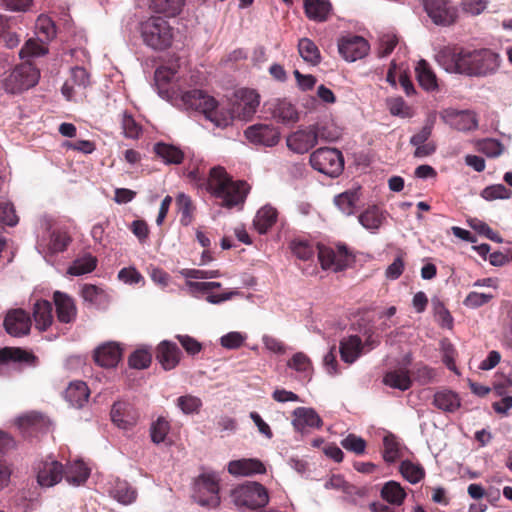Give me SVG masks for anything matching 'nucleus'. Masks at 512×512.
Masks as SVG:
<instances>
[{"instance_id":"60","label":"nucleus","mask_w":512,"mask_h":512,"mask_svg":"<svg viewBox=\"0 0 512 512\" xmlns=\"http://www.w3.org/2000/svg\"><path fill=\"white\" fill-rule=\"evenodd\" d=\"M492 298H493L492 294L478 293V292L472 291L466 296L463 303L466 307L474 309V308H479V307L487 304Z\"/></svg>"},{"instance_id":"50","label":"nucleus","mask_w":512,"mask_h":512,"mask_svg":"<svg viewBox=\"0 0 512 512\" xmlns=\"http://www.w3.org/2000/svg\"><path fill=\"white\" fill-rule=\"evenodd\" d=\"M113 495L114 498L123 504H130L136 499V491L125 481L116 483Z\"/></svg>"},{"instance_id":"47","label":"nucleus","mask_w":512,"mask_h":512,"mask_svg":"<svg viewBox=\"0 0 512 512\" xmlns=\"http://www.w3.org/2000/svg\"><path fill=\"white\" fill-rule=\"evenodd\" d=\"M292 253L300 260L307 261L314 257L317 248L306 240L295 239L290 243Z\"/></svg>"},{"instance_id":"7","label":"nucleus","mask_w":512,"mask_h":512,"mask_svg":"<svg viewBox=\"0 0 512 512\" xmlns=\"http://www.w3.org/2000/svg\"><path fill=\"white\" fill-rule=\"evenodd\" d=\"M318 260L322 269L339 272L345 270L353 260L345 245L329 246L317 244Z\"/></svg>"},{"instance_id":"36","label":"nucleus","mask_w":512,"mask_h":512,"mask_svg":"<svg viewBox=\"0 0 512 512\" xmlns=\"http://www.w3.org/2000/svg\"><path fill=\"white\" fill-rule=\"evenodd\" d=\"M176 207L180 214V223L183 226H189L194 221L196 207L191 197L183 192L176 196Z\"/></svg>"},{"instance_id":"33","label":"nucleus","mask_w":512,"mask_h":512,"mask_svg":"<svg viewBox=\"0 0 512 512\" xmlns=\"http://www.w3.org/2000/svg\"><path fill=\"white\" fill-rule=\"evenodd\" d=\"M18 426L25 432H38L46 430L49 425L48 419L41 413L29 412L17 420Z\"/></svg>"},{"instance_id":"63","label":"nucleus","mask_w":512,"mask_h":512,"mask_svg":"<svg viewBox=\"0 0 512 512\" xmlns=\"http://www.w3.org/2000/svg\"><path fill=\"white\" fill-rule=\"evenodd\" d=\"M398 44V38L394 34H385L380 39V46L378 55L380 57H386L392 53Z\"/></svg>"},{"instance_id":"27","label":"nucleus","mask_w":512,"mask_h":512,"mask_svg":"<svg viewBox=\"0 0 512 512\" xmlns=\"http://www.w3.org/2000/svg\"><path fill=\"white\" fill-rule=\"evenodd\" d=\"M35 327L39 331H46L53 323L52 303L47 300H37L33 306Z\"/></svg>"},{"instance_id":"40","label":"nucleus","mask_w":512,"mask_h":512,"mask_svg":"<svg viewBox=\"0 0 512 512\" xmlns=\"http://www.w3.org/2000/svg\"><path fill=\"white\" fill-rule=\"evenodd\" d=\"M358 220L364 228L374 232L381 227L385 216L377 206H371L358 216Z\"/></svg>"},{"instance_id":"61","label":"nucleus","mask_w":512,"mask_h":512,"mask_svg":"<svg viewBox=\"0 0 512 512\" xmlns=\"http://www.w3.org/2000/svg\"><path fill=\"white\" fill-rule=\"evenodd\" d=\"M0 223L8 226H15L18 223V216L11 203H0Z\"/></svg>"},{"instance_id":"30","label":"nucleus","mask_w":512,"mask_h":512,"mask_svg":"<svg viewBox=\"0 0 512 512\" xmlns=\"http://www.w3.org/2000/svg\"><path fill=\"white\" fill-rule=\"evenodd\" d=\"M415 73L419 85L425 91L434 92L438 90L437 77L426 60L421 59L417 63Z\"/></svg>"},{"instance_id":"46","label":"nucleus","mask_w":512,"mask_h":512,"mask_svg":"<svg viewBox=\"0 0 512 512\" xmlns=\"http://www.w3.org/2000/svg\"><path fill=\"white\" fill-rule=\"evenodd\" d=\"M287 366L299 373H303L305 378H311L312 362L310 358L303 352L295 353L287 362Z\"/></svg>"},{"instance_id":"4","label":"nucleus","mask_w":512,"mask_h":512,"mask_svg":"<svg viewBox=\"0 0 512 512\" xmlns=\"http://www.w3.org/2000/svg\"><path fill=\"white\" fill-rule=\"evenodd\" d=\"M233 502L240 508L252 511L265 507L269 502L267 489L258 482H246L232 491Z\"/></svg>"},{"instance_id":"64","label":"nucleus","mask_w":512,"mask_h":512,"mask_svg":"<svg viewBox=\"0 0 512 512\" xmlns=\"http://www.w3.org/2000/svg\"><path fill=\"white\" fill-rule=\"evenodd\" d=\"M245 338L240 332H229L221 337L220 343L224 348L237 349L243 345Z\"/></svg>"},{"instance_id":"10","label":"nucleus","mask_w":512,"mask_h":512,"mask_svg":"<svg viewBox=\"0 0 512 512\" xmlns=\"http://www.w3.org/2000/svg\"><path fill=\"white\" fill-rule=\"evenodd\" d=\"M319 130L317 126L310 125L291 133L287 139V147L298 154H304L318 143Z\"/></svg>"},{"instance_id":"41","label":"nucleus","mask_w":512,"mask_h":512,"mask_svg":"<svg viewBox=\"0 0 512 512\" xmlns=\"http://www.w3.org/2000/svg\"><path fill=\"white\" fill-rule=\"evenodd\" d=\"M359 201L358 190H347L334 199L335 205L345 214L352 215L355 212L356 205Z\"/></svg>"},{"instance_id":"5","label":"nucleus","mask_w":512,"mask_h":512,"mask_svg":"<svg viewBox=\"0 0 512 512\" xmlns=\"http://www.w3.org/2000/svg\"><path fill=\"white\" fill-rule=\"evenodd\" d=\"M39 70L29 61L16 66L3 80V88L7 93L19 94L34 87L39 80Z\"/></svg>"},{"instance_id":"54","label":"nucleus","mask_w":512,"mask_h":512,"mask_svg":"<svg viewBox=\"0 0 512 512\" xmlns=\"http://www.w3.org/2000/svg\"><path fill=\"white\" fill-rule=\"evenodd\" d=\"M122 129L125 137L131 139H137L141 132V126L134 120L133 116L128 112H124L122 115Z\"/></svg>"},{"instance_id":"56","label":"nucleus","mask_w":512,"mask_h":512,"mask_svg":"<svg viewBox=\"0 0 512 512\" xmlns=\"http://www.w3.org/2000/svg\"><path fill=\"white\" fill-rule=\"evenodd\" d=\"M413 377L420 385H427L434 381L436 371L425 364L419 363L415 365Z\"/></svg>"},{"instance_id":"28","label":"nucleus","mask_w":512,"mask_h":512,"mask_svg":"<svg viewBox=\"0 0 512 512\" xmlns=\"http://www.w3.org/2000/svg\"><path fill=\"white\" fill-rule=\"evenodd\" d=\"M228 471L232 475H252L263 474L266 468L260 460L250 458L229 462Z\"/></svg>"},{"instance_id":"17","label":"nucleus","mask_w":512,"mask_h":512,"mask_svg":"<svg viewBox=\"0 0 512 512\" xmlns=\"http://www.w3.org/2000/svg\"><path fill=\"white\" fill-rule=\"evenodd\" d=\"M292 425L295 431L302 434L311 428H320L323 425L321 417L312 408L297 407L293 411Z\"/></svg>"},{"instance_id":"55","label":"nucleus","mask_w":512,"mask_h":512,"mask_svg":"<svg viewBox=\"0 0 512 512\" xmlns=\"http://www.w3.org/2000/svg\"><path fill=\"white\" fill-rule=\"evenodd\" d=\"M433 310L437 321L442 327L451 328L453 325V317L444 303L439 299H433Z\"/></svg>"},{"instance_id":"1","label":"nucleus","mask_w":512,"mask_h":512,"mask_svg":"<svg viewBox=\"0 0 512 512\" xmlns=\"http://www.w3.org/2000/svg\"><path fill=\"white\" fill-rule=\"evenodd\" d=\"M187 177L196 185L205 186L212 196L221 200L220 205L226 208L243 204L250 189L245 181H233L221 166L211 168L208 177L204 170L196 167L188 171Z\"/></svg>"},{"instance_id":"38","label":"nucleus","mask_w":512,"mask_h":512,"mask_svg":"<svg viewBox=\"0 0 512 512\" xmlns=\"http://www.w3.org/2000/svg\"><path fill=\"white\" fill-rule=\"evenodd\" d=\"M383 382L392 388L406 391L412 386V380L409 371L406 369H397L387 372Z\"/></svg>"},{"instance_id":"45","label":"nucleus","mask_w":512,"mask_h":512,"mask_svg":"<svg viewBox=\"0 0 512 512\" xmlns=\"http://www.w3.org/2000/svg\"><path fill=\"white\" fill-rule=\"evenodd\" d=\"M97 266L96 257L91 254L84 255L76 259L68 268V273L74 276H80L92 272Z\"/></svg>"},{"instance_id":"43","label":"nucleus","mask_w":512,"mask_h":512,"mask_svg":"<svg viewBox=\"0 0 512 512\" xmlns=\"http://www.w3.org/2000/svg\"><path fill=\"white\" fill-rule=\"evenodd\" d=\"M298 52L304 61L312 65H317L321 61V54L317 45L309 38L299 40Z\"/></svg>"},{"instance_id":"21","label":"nucleus","mask_w":512,"mask_h":512,"mask_svg":"<svg viewBox=\"0 0 512 512\" xmlns=\"http://www.w3.org/2000/svg\"><path fill=\"white\" fill-rule=\"evenodd\" d=\"M64 478V466L56 461H45L39 465L37 481L43 487H52Z\"/></svg>"},{"instance_id":"2","label":"nucleus","mask_w":512,"mask_h":512,"mask_svg":"<svg viewBox=\"0 0 512 512\" xmlns=\"http://www.w3.org/2000/svg\"><path fill=\"white\" fill-rule=\"evenodd\" d=\"M458 73L468 76H486L494 73L499 65V55L490 49L461 50L454 56Z\"/></svg>"},{"instance_id":"22","label":"nucleus","mask_w":512,"mask_h":512,"mask_svg":"<svg viewBox=\"0 0 512 512\" xmlns=\"http://www.w3.org/2000/svg\"><path fill=\"white\" fill-rule=\"evenodd\" d=\"M53 302L59 322L68 324L75 321L77 308L71 296L61 291H55L53 293Z\"/></svg>"},{"instance_id":"26","label":"nucleus","mask_w":512,"mask_h":512,"mask_svg":"<svg viewBox=\"0 0 512 512\" xmlns=\"http://www.w3.org/2000/svg\"><path fill=\"white\" fill-rule=\"evenodd\" d=\"M153 152L167 165H179L184 160V152L173 144L157 142L153 146Z\"/></svg>"},{"instance_id":"58","label":"nucleus","mask_w":512,"mask_h":512,"mask_svg":"<svg viewBox=\"0 0 512 512\" xmlns=\"http://www.w3.org/2000/svg\"><path fill=\"white\" fill-rule=\"evenodd\" d=\"M71 242V237L66 231L55 230L51 233L50 248L53 252H63Z\"/></svg>"},{"instance_id":"29","label":"nucleus","mask_w":512,"mask_h":512,"mask_svg":"<svg viewBox=\"0 0 512 512\" xmlns=\"http://www.w3.org/2000/svg\"><path fill=\"white\" fill-rule=\"evenodd\" d=\"M362 349V340L358 335H351L340 341V357L345 363H353L361 355Z\"/></svg>"},{"instance_id":"6","label":"nucleus","mask_w":512,"mask_h":512,"mask_svg":"<svg viewBox=\"0 0 512 512\" xmlns=\"http://www.w3.org/2000/svg\"><path fill=\"white\" fill-rule=\"evenodd\" d=\"M311 166L330 177L339 176L344 169L342 153L335 148H319L310 155Z\"/></svg>"},{"instance_id":"14","label":"nucleus","mask_w":512,"mask_h":512,"mask_svg":"<svg viewBox=\"0 0 512 512\" xmlns=\"http://www.w3.org/2000/svg\"><path fill=\"white\" fill-rule=\"evenodd\" d=\"M369 49V43L361 36L344 37L338 42L339 53L345 60L350 62L365 57Z\"/></svg>"},{"instance_id":"57","label":"nucleus","mask_w":512,"mask_h":512,"mask_svg":"<svg viewBox=\"0 0 512 512\" xmlns=\"http://www.w3.org/2000/svg\"><path fill=\"white\" fill-rule=\"evenodd\" d=\"M177 406L185 414L198 413L202 406V401L200 398H198L196 396L184 395V396H180L177 399Z\"/></svg>"},{"instance_id":"34","label":"nucleus","mask_w":512,"mask_h":512,"mask_svg":"<svg viewBox=\"0 0 512 512\" xmlns=\"http://www.w3.org/2000/svg\"><path fill=\"white\" fill-rule=\"evenodd\" d=\"M380 496L390 505L401 506L404 503L407 494L400 483L391 480L382 486Z\"/></svg>"},{"instance_id":"20","label":"nucleus","mask_w":512,"mask_h":512,"mask_svg":"<svg viewBox=\"0 0 512 512\" xmlns=\"http://www.w3.org/2000/svg\"><path fill=\"white\" fill-rule=\"evenodd\" d=\"M22 364L28 367H35L38 358L32 352L20 347H4L0 349V366L7 364Z\"/></svg>"},{"instance_id":"11","label":"nucleus","mask_w":512,"mask_h":512,"mask_svg":"<svg viewBox=\"0 0 512 512\" xmlns=\"http://www.w3.org/2000/svg\"><path fill=\"white\" fill-rule=\"evenodd\" d=\"M182 101L187 108L200 111L210 120H214L217 102L204 91L198 89L186 91L182 95Z\"/></svg>"},{"instance_id":"49","label":"nucleus","mask_w":512,"mask_h":512,"mask_svg":"<svg viewBox=\"0 0 512 512\" xmlns=\"http://www.w3.org/2000/svg\"><path fill=\"white\" fill-rule=\"evenodd\" d=\"M480 195L487 201H493L497 199H509L512 195V191L503 184H494L485 187Z\"/></svg>"},{"instance_id":"31","label":"nucleus","mask_w":512,"mask_h":512,"mask_svg":"<svg viewBox=\"0 0 512 512\" xmlns=\"http://www.w3.org/2000/svg\"><path fill=\"white\" fill-rule=\"evenodd\" d=\"M90 475V471L85 463L81 460L69 462L64 468V478L69 484L79 486L86 482Z\"/></svg>"},{"instance_id":"62","label":"nucleus","mask_w":512,"mask_h":512,"mask_svg":"<svg viewBox=\"0 0 512 512\" xmlns=\"http://www.w3.org/2000/svg\"><path fill=\"white\" fill-rule=\"evenodd\" d=\"M70 81L74 86L86 88L90 84V75L84 67H74L71 69Z\"/></svg>"},{"instance_id":"13","label":"nucleus","mask_w":512,"mask_h":512,"mask_svg":"<svg viewBox=\"0 0 512 512\" xmlns=\"http://www.w3.org/2000/svg\"><path fill=\"white\" fill-rule=\"evenodd\" d=\"M245 137L253 144L273 147L280 140V132L273 125L255 124L249 126L245 132Z\"/></svg>"},{"instance_id":"44","label":"nucleus","mask_w":512,"mask_h":512,"mask_svg":"<svg viewBox=\"0 0 512 512\" xmlns=\"http://www.w3.org/2000/svg\"><path fill=\"white\" fill-rule=\"evenodd\" d=\"M399 471L401 475L411 484H416L425 477L424 468L420 464H415L410 460L402 461Z\"/></svg>"},{"instance_id":"12","label":"nucleus","mask_w":512,"mask_h":512,"mask_svg":"<svg viewBox=\"0 0 512 512\" xmlns=\"http://www.w3.org/2000/svg\"><path fill=\"white\" fill-rule=\"evenodd\" d=\"M32 321L28 312L22 308L10 309L4 318V329L13 337H21L30 333Z\"/></svg>"},{"instance_id":"9","label":"nucleus","mask_w":512,"mask_h":512,"mask_svg":"<svg viewBox=\"0 0 512 512\" xmlns=\"http://www.w3.org/2000/svg\"><path fill=\"white\" fill-rule=\"evenodd\" d=\"M424 10L438 26H450L456 22L457 8L449 0H422Z\"/></svg>"},{"instance_id":"8","label":"nucleus","mask_w":512,"mask_h":512,"mask_svg":"<svg viewBox=\"0 0 512 512\" xmlns=\"http://www.w3.org/2000/svg\"><path fill=\"white\" fill-rule=\"evenodd\" d=\"M195 489V499L201 506L215 508L220 504L219 481L214 474L200 475Z\"/></svg>"},{"instance_id":"52","label":"nucleus","mask_w":512,"mask_h":512,"mask_svg":"<svg viewBox=\"0 0 512 512\" xmlns=\"http://www.w3.org/2000/svg\"><path fill=\"white\" fill-rule=\"evenodd\" d=\"M152 354L147 349H137L128 359L129 366L134 369H146L150 366Z\"/></svg>"},{"instance_id":"16","label":"nucleus","mask_w":512,"mask_h":512,"mask_svg":"<svg viewBox=\"0 0 512 512\" xmlns=\"http://www.w3.org/2000/svg\"><path fill=\"white\" fill-rule=\"evenodd\" d=\"M266 105L277 122L290 125L299 121V112L296 106L287 99H274Z\"/></svg>"},{"instance_id":"25","label":"nucleus","mask_w":512,"mask_h":512,"mask_svg":"<svg viewBox=\"0 0 512 512\" xmlns=\"http://www.w3.org/2000/svg\"><path fill=\"white\" fill-rule=\"evenodd\" d=\"M90 390L83 381L71 382L65 390V400L75 408H82L87 403Z\"/></svg>"},{"instance_id":"23","label":"nucleus","mask_w":512,"mask_h":512,"mask_svg":"<svg viewBox=\"0 0 512 512\" xmlns=\"http://www.w3.org/2000/svg\"><path fill=\"white\" fill-rule=\"evenodd\" d=\"M445 123L458 131H470L477 128V119L471 111L446 110L442 115Z\"/></svg>"},{"instance_id":"15","label":"nucleus","mask_w":512,"mask_h":512,"mask_svg":"<svg viewBox=\"0 0 512 512\" xmlns=\"http://www.w3.org/2000/svg\"><path fill=\"white\" fill-rule=\"evenodd\" d=\"M238 98L239 100L234 106L233 111L237 118L248 121L259 107L260 96L255 90L243 89L239 91Z\"/></svg>"},{"instance_id":"53","label":"nucleus","mask_w":512,"mask_h":512,"mask_svg":"<svg viewBox=\"0 0 512 512\" xmlns=\"http://www.w3.org/2000/svg\"><path fill=\"white\" fill-rule=\"evenodd\" d=\"M47 52V47H45L39 40L31 38L25 42L19 52V56L21 58L43 56Z\"/></svg>"},{"instance_id":"37","label":"nucleus","mask_w":512,"mask_h":512,"mask_svg":"<svg viewBox=\"0 0 512 512\" xmlns=\"http://www.w3.org/2000/svg\"><path fill=\"white\" fill-rule=\"evenodd\" d=\"M277 210L271 206H264L258 210L253 225L260 234H265L277 220Z\"/></svg>"},{"instance_id":"48","label":"nucleus","mask_w":512,"mask_h":512,"mask_svg":"<svg viewBox=\"0 0 512 512\" xmlns=\"http://www.w3.org/2000/svg\"><path fill=\"white\" fill-rule=\"evenodd\" d=\"M170 431V423L164 417H158L152 423L150 428L151 440L155 444L162 443L166 440V436Z\"/></svg>"},{"instance_id":"51","label":"nucleus","mask_w":512,"mask_h":512,"mask_svg":"<svg viewBox=\"0 0 512 512\" xmlns=\"http://www.w3.org/2000/svg\"><path fill=\"white\" fill-rule=\"evenodd\" d=\"M383 458L387 463H393L399 458V443L392 434L383 438Z\"/></svg>"},{"instance_id":"39","label":"nucleus","mask_w":512,"mask_h":512,"mask_svg":"<svg viewBox=\"0 0 512 512\" xmlns=\"http://www.w3.org/2000/svg\"><path fill=\"white\" fill-rule=\"evenodd\" d=\"M83 299L99 308H105L109 303V295L100 287L92 284H85L82 287Z\"/></svg>"},{"instance_id":"3","label":"nucleus","mask_w":512,"mask_h":512,"mask_svg":"<svg viewBox=\"0 0 512 512\" xmlns=\"http://www.w3.org/2000/svg\"><path fill=\"white\" fill-rule=\"evenodd\" d=\"M143 42L154 50H165L173 40L172 27L162 17L152 16L140 25Z\"/></svg>"},{"instance_id":"19","label":"nucleus","mask_w":512,"mask_h":512,"mask_svg":"<svg viewBox=\"0 0 512 512\" xmlns=\"http://www.w3.org/2000/svg\"><path fill=\"white\" fill-rule=\"evenodd\" d=\"M111 420L119 428L128 430L136 425L138 414L127 402H116L111 409Z\"/></svg>"},{"instance_id":"24","label":"nucleus","mask_w":512,"mask_h":512,"mask_svg":"<svg viewBox=\"0 0 512 512\" xmlns=\"http://www.w3.org/2000/svg\"><path fill=\"white\" fill-rule=\"evenodd\" d=\"M122 357V349L115 342L99 346L94 352L95 362L105 368L115 367Z\"/></svg>"},{"instance_id":"32","label":"nucleus","mask_w":512,"mask_h":512,"mask_svg":"<svg viewBox=\"0 0 512 512\" xmlns=\"http://www.w3.org/2000/svg\"><path fill=\"white\" fill-rule=\"evenodd\" d=\"M331 8V3L328 0H304L305 14L313 21H326Z\"/></svg>"},{"instance_id":"42","label":"nucleus","mask_w":512,"mask_h":512,"mask_svg":"<svg viewBox=\"0 0 512 512\" xmlns=\"http://www.w3.org/2000/svg\"><path fill=\"white\" fill-rule=\"evenodd\" d=\"M183 4L184 0H151L150 9L155 13L174 17L180 13Z\"/></svg>"},{"instance_id":"18","label":"nucleus","mask_w":512,"mask_h":512,"mask_svg":"<svg viewBox=\"0 0 512 512\" xmlns=\"http://www.w3.org/2000/svg\"><path fill=\"white\" fill-rule=\"evenodd\" d=\"M155 357L164 370H172L179 364L182 351L176 343L164 340L158 344Z\"/></svg>"},{"instance_id":"35","label":"nucleus","mask_w":512,"mask_h":512,"mask_svg":"<svg viewBox=\"0 0 512 512\" xmlns=\"http://www.w3.org/2000/svg\"><path fill=\"white\" fill-rule=\"evenodd\" d=\"M433 405L444 412H455L461 405L458 394L451 390H441L435 393Z\"/></svg>"},{"instance_id":"59","label":"nucleus","mask_w":512,"mask_h":512,"mask_svg":"<svg viewBox=\"0 0 512 512\" xmlns=\"http://www.w3.org/2000/svg\"><path fill=\"white\" fill-rule=\"evenodd\" d=\"M341 445L344 449L359 455L365 452L366 441L363 438L351 433L342 439Z\"/></svg>"}]
</instances>
